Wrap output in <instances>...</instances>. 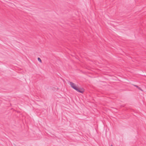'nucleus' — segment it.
Listing matches in <instances>:
<instances>
[{
	"label": "nucleus",
	"mask_w": 146,
	"mask_h": 146,
	"mask_svg": "<svg viewBox=\"0 0 146 146\" xmlns=\"http://www.w3.org/2000/svg\"><path fill=\"white\" fill-rule=\"evenodd\" d=\"M69 84L71 86L74 90H76L78 92L81 93H83L84 92V90L82 88L81 89V90H80V89L78 88L76 86L75 84L74 83L72 82H69Z\"/></svg>",
	"instance_id": "obj_1"
},
{
	"label": "nucleus",
	"mask_w": 146,
	"mask_h": 146,
	"mask_svg": "<svg viewBox=\"0 0 146 146\" xmlns=\"http://www.w3.org/2000/svg\"><path fill=\"white\" fill-rule=\"evenodd\" d=\"M38 60L40 62H42L41 60V59L39 58H38Z\"/></svg>",
	"instance_id": "obj_2"
},
{
	"label": "nucleus",
	"mask_w": 146,
	"mask_h": 146,
	"mask_svg": "<svg viewBox=\"0 0 146 146\" xmlns=\"http://www.w3.org/2000/svg\"><path fill=\"white\" fill-rule=\"evenodd\" d=\"M134 86H135L137 88H138V86H137V85H134Z\"/></svg>",
	"instance_id": "obj_3"
},
{
	"label": "nucleus",
	"mask_w": 146,
	"mask_h": 146,
	"mask_svg": "<svg viewBox=\"0 0 146 146\" xmlns=\"http://www.w3.org/2000/svg\"><path fill=\"white\" fill-rule=\"evenodd\" d=\"M139 90H141V89L140 88V87H138V88Z\"/></svg>",
	"instance_id": "obj_4"
},
{
	"label": "nucleus",
	"mask_w": 146,
	"mask_h": 146,
	"mask_svg": "<svg viewBox=\"0 0 146 146\" xmlns=\"http://www.w3.org/2000/svg\"><path fill=\"white\" fill-rule=\"evenodd\" d=\"M111 146H113L112 145H111Z\"/></svg>",
	"instance_id": "obj_5"
}]
</instances>
